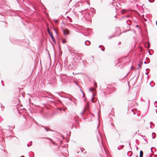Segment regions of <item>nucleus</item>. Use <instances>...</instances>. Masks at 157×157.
I'll list each match as a JSON object with an SVG mask.
<instances>
[{"label":"nucleus","instance_id":"34","mask_svg":"<svg viewBox=\"0 0 157 157\" xmlns=\"http://www.w3.org/2000/svg\"><path fill=\"white\" fill-rule=\"evenodd\" d=\"M144 20L145 21H147V20L146 19H144Z\"/></svg>","mask_w":157,"mask_h":157},{"label":"nucleus","instance_id":"14","mask_svg":"<svg viewBox=\"0 0 157 157\" xmlns=\"http://www.w3.org/2000/svg\"><path fill=\"white\" fill-rule=\"evenodd\" d=\"M99 47L100 48H101V47L102 48H101V50L103 51H104V49L103 48V46H101V45H100L99 46Z\"/></svg>","mask_w":157,"mask_h":157},{"label":"nucleus","instance_id":"38","mask_svg":"<svg viewBox=\"0 0 157 157\" xmlns=\"http://www.w3.org/2000/svg\"><path fill=\"white\" fill-rule=\"evenodd\" d=\"M92 57L93 58V59H94V57L93 56H92Z\"/></svg>","mask_w":157,"mask_h":157},{"label":"nucleus","instance_id":"53","mask_svg":"<svg viewBox=\"0 0 157 157\" xmlns=\"http://www.w3.org/2000/svg\"><path fill=\"white\" fill-rule=\"evenodd\" d=\"M80 55H81V56H82V54H80Z\"/></svg>","mask_w":157,"mask_h":157},{"label":"nucleus","instance_id":"39","mask_svg":"<svg viewBox=\"0 0 157 157\" xmlns=\"http://www.w3.org/2000/svg\"><path fill=\"white\" fill-rule=\"evenodd\" d=\"M135 157H138V155H137V156H136Z\"/></svg>","mask_w":157,"mask_h":157},{"label":"nucleus","instance_id":"20","mask_svg":"<svg viewBox=\"0 0 157 157\" xmlns=\"http://www.w3.org/2000/svg\"><path fill=\"white\" fill-rule=\"evenodd\" d=\"M94 85L96 87H97V84L96 82H94Z\"/></svg>","mask_w":157,"mask_h":157},{"label":"nucleus","instance_id":"33","mask_svg":"<svg viewBox=\"0 0 157 157\" xmlns=\"http://www.w3.org/2000/svg\"><path fill=\"white\" fill-rule=\"evenodd\" d=\"M31 145H32V142L31 141Z\"/></svg>","mask_w":157,"mask_h":157},{"label":"nucleus","instance_id":"10","mask_svg":"<svg viewBox=\"0 0 157 157\" xmlns=\"http://www.w3.org/2000/svg\"><path fill=\"white\" fill-rule=\"evenodd\" d=\"M142 64H143V63L140 62V63L138 65V66L137 67V69H140L141 67V65Z\"/></svg>","mask_w":157,"mask_h":157},{"label":"nucleus","instance_id":"13","mask_svg":"<svg viewBox=\"0 0 157 157\" xmlns=\"http://www.w3.org/2000/svg\"><path fill=\"white\" fill-rule=\"evenodd\" d=\"M47 31H48V32L49 34H50V33H52V32L50 31V29H49V28H48Z\"/></svg>","mask_w":157,"mask_h":157},{"label":"nucleus","instance_id":"3","mask_svg":"<svg viewBox=\"0 0 157 157\" xmlns=\"http://www.w3.org/2000/svg\"><path fill=\"white\" fill-rule=\"evenodd\" d=\"M62 31L64 35H68L70 33L69 30L67 29H63Z\"/></svg>","mask_w":157,"mask_h":157},{"label":"nucleus","instance_id":"42","mask_svg":"<svg viewBox=\"0 0 157 157\" xmlns=\"http://www.w3.org/2000/svg\"><path fill=\"white\" fill-rule=\"evenodd\" d=\"M2 85L3 86H4V84H3L2 83Z\"/></svg>","mask_w":157,"mask_h":157},{"label":"nucleus","instance_id":"21","mask_svg":"<svg viewBox=\"0 0 157 157\" xmlns=\"http://www.w3.org/2000/svg\"><path fill=\"white\" fill-rule=\"evenodd\" d=\"M84 110L83 111H82L81 113V114L82 115L84 113Z\"/></svg>","mask_w":157,"mask_h":157},{"label":"nucleus","instance_id":"19","mask_svg":"<svg viewBox=\"0 0 157 157\" xmlns=\"http://www.w3.org/2000/svg\"><path fill=\"white\" fill-rule=\"evenodd\" d=\"M66 42V41L65 40H62V43H65Z\"/></svg>","mask_w":157,"mask_h":157},{"label":"nucleus","instance_id":"46","mask_svg":"<svg viewBox=\"0 0 157 157\" xmlns=\"http://www.w3.org/2000/svg\"><path fill=\"white\" fill-rule=\"evenodd\" d=\"M144 63H146V62H144Z\"/></svg>","mask_w":157,"mask_h":157},{"label":"nucleus","instance_id":"6","mask_svg":"<svg viewBox=\"0 0 157 157\" xmlns=\"http://www.w3.org/2000/svg\"><path fill=\"white\" fill-rule=\"evenodd\" d=\"M65 77H66V78L62 77L61 78L62 81L63 83H66L67 82L68 79L66 76Z\"/></svg>","mask_w":157,"mask_h":157},{"label":"nucleus","instance_id":"55","mask_svg":"<svg viewBox=\"0 0 157 157\" xmlns=\"http://www.w3.org/2000/svg\"><path fill=\"white\" fill-rule=\"evenodd\" d=\"M85 109H86V108H85V109H84V110H85Z\"/></svg>","mask_w":157,"mask_h":157},{"label":"nucleus","instance_id":"28","mask_svg":"<svg viewBox=\"0 0 157 157\" xmlns=\"http://www.w3.org/2000/svg\"><path fill=\"white\" fill-rule=\"evenodd\" d=\"M89 90L90 92H92V90L90 88H89Z\"/></svg>","mask_w":157,"mask_h":157},{"label":"nucleus","instance_id":"43","mask_svg":"<svg viewBox=\"0 0 157 157\" xmlns=\"http://www.w3.org/2000/svg\"><path fill=\"white\" fill-rule=\"evenodd\" d=\"M98 126H97V129H98Z\"/></svg>","mask_w":157,"mask_h":157},{"label":"nucleus","instance_id":"47","mask_svg":"<svg viewBox=\"0 0 157 157\" xmlns=\"http://www.w3.org/2000/svg\"><path fill=\"white\" fill-rule=\"evenodd\" d=\"M156 151V149H155V150H154V151Z\"/></svg>","mask_w":157,"mask_h":157},{"label":"nucleus","instance_id":"54","mask_svg":"<svg viewBox=\"0 0 157 157\" xmlns=\"http://www.w3.org/2000/svg\"><path fill=\"white\" fill-rule=\"evenodd\" d=\"M151 157H152V156H151V155H150Z\"/></svg>","mask_w":157,"mask_h":157},{"label":"nucleus","instance_id":"35","mask_svg":"<svg viewBox=\"0 0 157 157\" xmlns=\"http://www.w3.org/2000/svg\"><path fill=\"white\" fill-rule=\"evenodd\" d=\"M148 1L149 2H151L150 1V0H148Z\"/></svg>","mask_w":157,"mask_h":157},{"label":"nucleus","instance_id":"49","mask_svg":"<svg viewBox=\"0 0 157 157\" xmlns=\"http://www.w3.org/2000/svg\"><path fill=\"white\" fill-rule=\"evenodd\" d=\"M117 148H118V150H119V147H117Z\"/></svg>","mask_w":157,"mask_h":157},{"label":"nucleus","instance_id":"32","mask_svg":"<svg viewBox=\"0 0 157 157\" xmlns=\"http://www.w3.org/2000/svg\"><path fill=\"white\" fill-rule=\"evenodd\" d=\"M134 68V67H131V69H132Z\"/></svg>","mask_w":157,"mask_h":157},{"label":"nucleus","instance_id":"29","mask_svg":"<svg viewBox=\"0 0 157 157\" xmlns=\"http://www.w3.org/2000/svg\"><path fill=\"white\" fill-rule=\"evenodd\" d=\"M136 27L137 28H138L139 27V25H136Z\"/></svg>","mask_w":157,"mask_h":157},{"label":"nucleus","instance_id":"25","mask_svg":"<svg viewBox=\"0 0 157 157\" xmlns=\"http://www.w3.org/2000/svg\"><path fill=\"white\" fill-rule=\"evenodd\" d=\"M153 148V147H152L151 148V152H152V153H153V152H154V151H152V148Z\"/></svg>","mask_w":157,"mask_h":157},{"label":"nucleus","instance_id":"45","mask_svg":"<svg viewBox=\"0 0 157 157\" xmlns=\"http://www.w3.org/2000/svg\"><path fill=\"white\" fill-rule=\"evenodd\" d=\"M138 147H137V150H138Z\"/></svg>","mask_w":157,"mask_h":157},{"label":"nucleus","instance_id":"41","mask_svg":"<svg viewBox=\"0 0 157 157\" xmlns=\"http://www.w3.org/2000/svg\"><path fill=\"white\" fill-rule=\"evenodd\" d=\"M146 75H147V74H148L147 73H146Z\"/></svg>","mask_w":157,"mask_h":157},{"label":"nucleus","instance_id":"1","mask_svg":"<svg viewBox=\"0 0 157 157\" xmlns=\"http://www.w3.org/2000/svg\"><path fill=\"white\" fill-rule=\"evenodd\" d=\"M91 14L90 13H87L86 14V18L87 20H89L93 17V9H91Z\"/></svg>","mask_w":157,"mask_h":157},{"label":"nucleus","instance_id":"51","mask_svg":"<svg viewBox=\"0 0 157 157\" xmlns=\"http://www.w3.org/2000/svg\"><path fill=\"white\" fill-rule=\"evenodd\" d=\"M2 82H3V81L2 80V81H1L2 83Z\"/></svg>","mask_w":157,"mask_h":157},{"label":"nucleus","instance_id":"48","mask_svg":"<svg viewBox=\"0 0 157 157\" xmlns=\"http://www.w3.org/2000/svg\"><path fill=\"white\" fill-rule=\"evenodd\" d=\"M21 157H24V156H21Z\"/></svg>","mask_w":157,"mask_h":157},{"label":"nucleus","instance_id":"8","mask_svg":"<svg viewBox=\"0 0 157 157\" xmlns=\"http://www.w3.org/2000/svg\"><path fill=\"white\" fill-rule=\"evenodd\" d=\"M85 44L87 46L89 45L90 44V42L89 40H86L85 42Z\"/></svg>","mask_w":157,"mask_h":157},{"label":"nucleus","instance_id":"30","mask_svg":"<svg viewBox=\"0 0 157 157\" xmlns=\"http://www.w3.org/2000/svg\"><path fill=\"white\" fill-rule=\"evenodd\" d=\"M56 94H57L58 95H59V96H60V94H59L58 93H57Z\"/></svg>","mask_w":157,"mask_h":157},{"label":"nucleus","instance_id":"17","mask_svg":"<svg viewBox=\"0 0 157 157\" xmlns=\"http://www.w3.org/2000/svg\"><path fill=\"white\" fill-rule=\"evenodd\" d=\"M131 21L130 20H127L126 21V23L127 24H128V25H129V22L130 23V22H131Z\"/></svg>","mask_w":157,"mask_h":157},{"label":"nucleus","instance_id":"11","mask_svg":"<svg viewBox=\"0 0 157 157\" xmlns=\"http://www.w3.org/2000/svg\"><path fill=\"white\" fill-rule=\"evenodd\" d=\"M152 138L154 139L155 137L156 136V134L155 133L153 132L152 133Z\"/></svg>","mask_w":157,"mask_h":157},{"label":"nucleus","instance_id":"27","mask_svg":"<svg viewBox=\"0 0 157 157\" xmlns=\"http://www.w3.org/2000/svg\"><path fill=\"white\" fill-rule=\"evenodd\" d=\"M54 21L55 22H58V21L57 20H54Z\"/></svg>","mask_w":157,"mask_h":157},{"label":"nucleus","instance_id":"37","mask_svg":"<svg viewBox=\"0 0 157 157\" xmlns=\"http://www.w3.org/2000/svg\"><path fill=\"white\" fill-rule=\"evenodd\" d=\"M156 25H157V21H156Z\"/></svg>","mask_w":157,"mask_h":157},{"label":"nucleus","instance_id":"44","mask_svg":"<svg viewBox=\"0 0 157 157\" xmlns=\"http://www.w3.org/2000/svg\"><path fill=\"white\" fill-rule=\"evenodd\" d=\"M140 157H143V156H140Z\"/></svg>","mask_w":157,"mask_h":157},{"label":"nucleus","instance_id":"4","mask_svg":"<svg viewBox=\"0 0 157 157\" xmlns=\"http://www.w3.org/2000/svg\"><path fill=\"white\" fill-rule=\"evenodd\" d=\"M113 5L115 6V5L116 6H115V9L116 10H118L119 9L121 8L120 7V4L118 3H116V5H115V3H114L113 4Z\"/></svg>","mask_w":157,"mask_h":157},{"label":"nucleus","instance_id":"16","mask_svg":"<svg viewBox=\"0 0 157 157\" xmlns=\"http://www.w3.org/2000/svg\"><path fill=\"white\" fill-rule=\"evenodd\" d=\"M154 105L155 107H157V101H155V102Z\"/></svg>","mask_w":157,"mask_h":157},{"label":"nucleus","instance_id":"9","mask_svg":"<svg viewBox=\"0 0 157 157\" xmlns=\"http://www.w3.org/2000/svg\"><path fill=\"white\" fill-rule=\"evenodd\" d=\"M127 155L129 157H131L132 155V153L131 151H128L127 153Z\"/></svg>","mask_w":157,"mask_h":157},{"label":"nucleus","instance_id":"50","mask_svg":"<svg viewBox=\"0 0 157 157\" xmlns=\"http://www.w3.org/2000/svg\"><path fill=\"white\" fill-rule=\"evenodd\" d=\"M156 113H157V110L156 111Z\"/></svg>","mask_w":157,"mask_h":157},{"label":"nucleus","instance_id":"12","mask_svg":"<svg viewBox=\"0 0 157 157\" xmlns=\"http://www.w3.org/2000/svg\"><path fill=\"white\" fill-rule=\"evenodd\" d=\"M143 151L141 150L140 151V156H143Z\"/></svg>","mask_w":157,"mask_h":157},{"label":"nucleus","instance_id":"26","mask_svg":"<svg viewBox=\"0 0 157 157\" xmlns=\"http://www.w3.org/2000/svg\"><path fill=\"white\" fill-rule=\"evenodd\" d=\"M81 90L82 92V94H83V97H84V93H83V91H82V90L81 89Z\"/></svg>","mask_w":157,"mask_h":157},{"label":"nucleus","instance_id":"18","mask_svg":"<svg viewBox=\"0 0 157 157\" xmlns=\"http://www.w3.org/2000/svg\"><path fill=\"white\" fill-rule=\"evenodd\" d=\"M126 11L125 10H122V11H121V13L122 14H124V12H126Z\"/></svg>","mask_w":157,"mask_h":157},{"label":"nucleus","instance_id":"31","mask_svg":"<svg viewBox=\"0 0 157 157\" xmlns=\"http://www.w3.org/2000/svg\"><path fill=\"white\" fill-rule=\"evenodd\" d=\"M27 146H28V147H30V146H29L28 144H27Z\"/></svg>","mask_w":157,"mask_h":157},{"label":"nucleus","instance_id":"5","mask_svg":"<svg viewBox=\"0 0 157 157\" xmlns=\"http://www.w3.org/2000/svg\"><path fill=\"white\" fill-rule=\"evenodd\" d=\"M49 36H50V37H51L54 43H55L56 42V40H55V39L54 38L52 33H50V34H49Z\"/></svg>","mask_w":157,"mask_h":157},{"label":"nucleus","instance_id":"52","mask_svg":"<svg viewBox=\"0 0 157 157\" xmlns=\"http://www.w3.org/2000/svg\"><path fill=\"white\" fill-rule=\"evenodd\" d=\"M150 55H151V53L150 52Z\"/></svg>","mask_w":157,"mask_h":157},{"label":"nucleus","instance_id":"22","mask_svg":"<svg viewBox=\"0 0 157 157\" xmlns=\"http://www.w3.org/2000/svg\"><path fill=\"white\" fill-rule=\"evenodd\" d=\"M148 45L147 48H149V47H150V43L149 42H148Z\"/></svg>","mask_w":157,"mask_h":157},{"label":"nucleus","instance_id":"24","mask_svg":"<svg viewBox=\"0 0 157 157\" xmlns=\"http://www.w3.org/2000/svg\"><path fill=\"white\" fill-rule=\"evenodd\" d=\"M153 148V147H152L151 148V152H152V153H153V152H154V151H152V148Z\"/></svg>","mask_w":157,"mask_h":157},{"label":"nucleus","instance_id":"23","mask_svg":"<svg viewBox=\"0 0 157 157\" xmlns=\"http://www.w3.org/2000/svg\"><path fill=\"white\" fill-rule=\"evenodd\" d=\"M45 129L47 131H49V130H50V128H45Z\"/></svg>","mask_w":157,"mask_h":157},{"label":"nucleus","instance_id":"15","mask_svg":"<svg viewBox=\"0 0 157 157\" xmlns=\"http://www.w3.org/2000/svg\"><path fill=\"white\" fill-rule=\"evenodd\" d=\"M151 123H152V124H153V123H152V122H151ZM151 122H150V127L151 128H153L154 127L153 126V127H152V126H153V125L152 124V125H151Z\"/></svg>","mask_w":157,"mask_h":157},{"label":"nucleus","instance_id":"2","mask_svg":"<svg viewBox=\"0 0 157 157\" xmlns=\"http://www.w3.org/2000/svg\"><path fill=\"white\" fill-rule=\"evenodd\" d=\"M97 137L99 142L100 140H102L101 136L98 130V132L97 134Z\"/></svg>","mask_w":157,"mask_h":157},{"label":"nucleus","instance_id":"36","mask_svg":"<svg viewBox=\"0 0 157 157\" xmlns=\"http://www.w3.org/2000/svg\"><path fill=\"white\" fill-rule=\"evenodd\" d=\"M111 38V36H109V39Z\"/></svg>","mask_w":157,"mask_h":157},{"label":"nucleus","instance_id":"40","mask_svg":"<svg viewBox=\"0 0 157 157\" xmlns=\"http://www.w3.org/2000/svg\"><path fill=\"white\" fill-rule=\"evenodd\" d=\"M2 105H1V108H2Z\"/></svg>","mask_w":157,"mask_h":157},{"label":"nucleus","instance_id":"7","mask_svg":"<svg viewBox=\"0 0 157 157\" xmlns=\"http://www.w3.org/2000/svg\"><path fill=\"white\" fill-rule=\"evenodd\" d=\"M95 94H93L92 95V98L91 99V100L94 103L97 100V99H96L95 100H94L95 99H96V98L95 97H94L95 96Z\"/></svg>","mask_w":157,"mask_h":157}]
</instances>
